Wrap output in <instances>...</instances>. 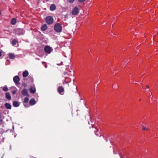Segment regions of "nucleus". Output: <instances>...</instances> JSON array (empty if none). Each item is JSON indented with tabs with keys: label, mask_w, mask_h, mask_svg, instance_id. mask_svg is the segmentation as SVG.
<instances>
[{
	"label": "nucleus",
	"mask_w": 158,
	"mask_h": 158,
	"mask_svg": "<svg viewBox=\"0 0 158 158\" xmlns=\"http://www.w3.org/2000/svg\"><path fill=\"white\" fill-rule=\"evenodd\" d=\"M149 88L148 86L147 85L146 86V88Z\"/></svg>",
	"instance_id": "nucleus-33"
},
{
	"label": "nucleus",
	"mask_w": 158,
	"mask_h": 158,
	"mask_svg": "<svg viewBox=\"0 0 158 158\" xmlns=\"http://www.w3.org/2000/svg\"><path fill=\"white\" fill-rule=\"evenodd\" d=\"M29 101V99L27 97H26L24 98V102L25 103H27Z\"/></svg>",
	"instance_id": "nucleus-23"
},
{
	"label": "nucleus",
	"mask_w": 158,
	"mask_h": 158,
	"mask_svg": "<svg viewBox=\"0 0 158 158\" xmlns=\"http://www.w3.org/2000/svg\"><path fill=\"white\" fill-rule=\"evenodd\" d=\"M68 75V76H71V75H70V74H69Z\"/></svg>",
	"instance_id": "nucleus-35"
},
{
	"label": "nucleus",
	"mask_w": 158,
	"mask_h": 158,
	"mask_svg": "<svg viewBox=\"0 0 158 158\" xmlns=\"http://www.w3.org/2000/svg\"><path fill=\"white\" fill-rule=\"evenodd\" d=\"M9 58L10 59H14L15 57V55L12 53H10L8 54Z\"/></svg>",
	"instance_id": "nucleus-11"
},
{
	"label": "nucleus",
	"mask_w": 158,
	"mask_h": 158,
	"mask_svg": "<svg viewBox=\"0 0 158 158\" xmlns=\"http://www.w3.org/2000/svg\"><path fill=\"white\" fill-rule=\"evenodd\" d=\"M142 129L144 130H148V128H146L145 127H144V126H143Z\"/></svg>",
	"instance_id": "nucleus-27"
},
{
	"label": "nucleus",
	"mask_w": 158,
	"mask_h": 158,
	"mask_svg": "<svg viewBox=\"0 0 158 158\" xmlns=\"http://www.w3.org/2000/svg\"><path fill=\"white\" fill-rule=\"evenodd\" d=\"M46 22L48 24H52L53 22V18L51 16H48L46 18Z\"/></svg>",
	"instance_id": "nucleus-2"
},
{
	"label": "nucleus",
	"mask_w": 158,
	"mask_h": 158,
	"mask_svg": "<svg viewBox=\"0 0 158 158\" xmlns=\"http://www.w3.org/2000/svg\"><path fill=\"white\" fill-rule=\"evenodd\" d=\"M30 91L31 93L34 94L35 93L36 90L35 87L31 86L30 88Z\"/></svg>",
	"instance_id": "nucleus-10"
},
{
	"label": "nucleus",
	"mask_w": 158,
	"mask_h": 158,
	"mask_svg": "<svg viewBox=\"0 0 158 158\" xmlns=\"http://www.w3.org/2000/svg\"><path fill=\"white\" fill-rule=\"evenodd\" d=\"M2 119H1V120H0V122H1V123H2Z\"/></svg>",
	"instance_id": "nucleus-34"
},
{
	"label": "nucleus",
	"mask_w": 158,
	"mask_h": 158,
	"mask_svg": "<svg viewBox=\"0 0 158 158\" xmlns=\"http://www.w3.org/2000/svg\"><path fill=\"white\" fill-rule=\"evenodd\" d=\"M44 50L46 52L49 54L52 52L53 49L52 48L49 46H46L44 48Z\"/></svg>",
	"instance_id": "nucleus-3"
},
{
	"label": "nucleus",
	"mask_w": 158,
	"mask_h": 158,
	"mask_svg": "<svg viewBox=\"0 0 158 158\" xmlns=\"http://www.w3.org/2000/svg\"><path fill=\"white\" fill-rule=\"evenodd\" d=\"M56 9V6L55 4H52L50 6V9L52 11H53Z\"/></svg>",
	"instance_id": "nucleus-20"
},
{
	"label": "nucleus",
	"mask_w": 158,
	"mask_h": 158,
	"mask_svg": "<svg viewBox=\"0 0 158 158\" xmlns=\"http://www.w3.org/2000/svg\"><path fill=\"white\" fill-rule=\"evenodd\" d=\"M54 29L56 32H60L62 31V27L60 23H57L55 25Z\"/></svg>",
	"instance_id": "nucleus-1"
},
{
	"label": "nucleus",
	"mask_w": 158,
	"mask_h": 158,
	"mask_svg": "<svg viewBox=\"0 0 158 158\" xmlns=\"http://www.w3.org/2000/svg\"><path fill=\"white\" fill-rule=\"evenodd\" d=\"M16 32L18 35H23L25 33V31L23 29L17 28L16 29Z\"/></svg>",
	"instance_id": "nucleus-4"
},
{
	"label": "nucleus",
	"mask_w": 158,
	"mask_h": 158,
	"mask_svg": "<svg viewBox=\"0 0 158 158\" xmlns=\"http://www.w3.org/2000/svg\"><path fill=\"white\" fill-rule=\"evenodd\" d=\"M69 3H72L75 0H67Z\"/></svg>",
	"instance_id": "nucleus-26"
},
{
	"label": "nucleus",
	"mask_w": 158,
	"mask_h": 158,
	"mask_svg": "<svg viewBox=\"0 0 158 158\" xmlns=\"http://www.w3.org/2000/svg\"><path fill=\"white\" fill-rule=\"evenodd\" d=\"M78 12L79 9L77 7H75L73 10L72 11V14L73 15H76L78 13Z\"/></svg>",
	"instance_id": "nucleus-6"
},
{
	"label": "nucleus",
	"mask_w": 158,
	"mask_h": 158,
	"mask_svg": "<svg viewBox=\"0 0 158 158\" xmlns=\"http://www.w3.org/2000/svg\"><path fill=\"white\" fill-rule=\"evenodd\" d=\"M18 42L16 40H13L12 42V45L14 46H15L16 47H17L19 46V44H18L17 46H15V45L17 43H18Z\"/></svg>",
	"instance_id": "nucleus-12"
},
{
	"label": "nucleus",
	"mask_w": 158,
	"mask_h": 158,
	"mask_svg": "<svg viewBox=\"0 0 158 158\" xmlns=\"http://www.w3.org/2000/svg\"><path fill=\"white\" fill-rule=\"evenodd\" d=\"M6 98L8 100L11 99V97L9 93H6Z\"/></svg>",
	"instance_id": "nucleus-19"
},
{
	"label": "nucleus",
	"mask_w": 158,
	"mask_h": 158,
	"mask_svg": "<svg viewBox=\"0 0 158 158\" xmlns=\"http://www.w3.org/2000/svg\"><path fill=\"white\" fill-rule=\"evenodd\" d=\"M5 106L7 109H11V106L8 103H6L5 104Z\"/></svg>",
	"instance_id": "nucleus-15"
},
{
	"label": "nucleus",
	"mask_w": 158,
	"mask_h": 158,
	"mask_svg": "<svg viewBox=\"0 0 158 158\" xmlns=\"http://www.w3.org/2000/svg\"><path fill=\"white\" fill-rule=\"evenodd\" d=\"M24 106H25L26 105H25V104H24Z\"/></svg>",
	"instance_id": "nucleus-37"
},
{
	"label": "nucleus",
	"mask_w": 158,
	"mask_h": 158,
	"mask_svg": "<svg viewBox=\"0 0 158 158\" xmlns=\"http://www.w3.org/2000/svg\"><path fill=\"white\" fill-rule=\"evenodd\" d=\"M48 28V27L47 26V25L46 24H44L43 25L41 28V29L43 31H44L46 30Z\"/></svg>",
	"instance_id": "nucleus-14"
},
{
	"label": "nucleus",
	"mask_w": 158,
	"mask_h": 158,
	"mask_svg": "<svg viewBox=\"0 0 158 158\" xmlns=\"http://www.w3.org/2000/svg\"><path fill=\"white\" fill-rule=\"evenodd\" d=\"M2 55V52H1V51H0V57H1Z\"/></svg>",
	"instance_id": "nucleus-31"
},
{
	"label": "nucleus",
	"mask_w": 158,
	"mask_h": 158,
	"mask_svg": "<svg viewBox=\"0 0 158 158\" xmlns=\"http://www.w3.org/2000/svg\"><path fill=\"white\" fill-rule=\"evenodd\" d=\"M13 105L14 106L17 107L19 106V104L18 102L14 101L13 102Z\"/></svg>",
	"instance_id": "nucleus-18"
},
{
	"label": "nucleus",
	"mask_w": 158,
	"mask_h": 158,
	"mask_svg": "<svg viewBox=\"0 0 158 158\" xmlns=\"http://www.w3.org/2000/svg\"><path fill=\"white\" fill-rule=\"evenodd\" d=\"M16 23V20L15 18H13L11 21V23L12 25H15Z\"/></svg>",
	"instance_id": "nucleus-21"
},
{
	"label": "nucleus",
	"mask_w": 158,
	"mask_h": 158,
	"mask_svg": "<svg viewBox=\"0 0 158 158\" xmlns=\"http://www.w3.org/2000/svg\"><path fill=\"white\" fill-rule=\"evenodd\" d=\"M85 0H78V1L80 2H82L84 1Z\"/></svg>",
	"instance_id": "nucleus-29"
},
{
	"label": "nucleus",
	"mask_w": 158,
	"mask_h": 158,
	"mask_svg": "<svg viewBox=\"0 0 158 158\" xmlns=\"http://www.w3.org/2000/svg\"><path fill=\"white\" fill-rule=\"evenodd\" d=\"M13 81L15 84H17L20 81V78L19 76H16L14 77Z\"/></svg>",
	"instance_id": "nucleus-7"
},
{
	"label": "nucleus",
	"mask_w": 158,
	"mask_h": 158,
	"mask_svg": "<svg viewBox=\"0 0 158 158\" xmlns=\"http://www.w3.org/2000/svg\"><path fill=\"white\" fill-rule=\"evenodd\" d=\"M27 79L28 80V82H32L33 81V77L30 76H29Z\"/></svg>",
	"instance_id": "nucleus-17"
},
{
	"label": "nucleus",
	"mask_w": 158,
	"mask_h": 158,
	"mask_svg": "<svg viewBox=\"0 0 158 158\" xmlns=\"http://www.w3.org/2000/svg\"><path fill=\"white\" fill-rule=\"evenodd\" d=\"M29 103L31 105H33L35 103V101L33 99H31L29 101Z\"/></svg>",
	"instance_id": "nucleus-16"
},
{
	"label": "nucleus",
	"mask_w": 158,
	"mask_h": 158,
	"mask_svg": "<svg viewBox=\"0 0 158 158\" xmlns=\"http://www.w3.org/2000/svg\"><path fill=\"white\" fill-rule=\"evenodd\" d=\"M23 84V85H24V87H26V86H27V85H26V84Z\"/></svg>",
	"instance_id": "nucleus-30"
},
{
	"label": "nucleus",
	"mask_w": 158,
	"mask_h": 158,
	"mask_svg": "<svg viewBox=\"0 0 158 158\" xmlns=\"http://www.w3.org/2000/svg\"><path fill=\"white\" fill-rule=\"evenodd\" d=\"M57 91L61 95H63L64 93V89L62 86H59L58 88Z\"/></svg>",
	"instance_id": "nucleus-5"
},
{
	"label": "nucleus",
	"mask_w": 158,
	"mask_h": 158,
	"mask_svg": "<svg viewBox=\"0 0 158 158\" xmlns=\"http://www.w3.org/2000/svg\"><path fill=\"white\" fill-rule=\"evenodd\" d=\"M29 73L27 70H25L23 72V76L24 77H26L28 75Z\"/></svg>",
	"instance_id": "nucleus-13"
},
{
	"label": "nucleus",
	"mask_w": 158,
	"mask_h": 158,
	"mask_svg": "<svg viewBox=\"0 0 158 158\" xmlns=\"http://www.w3.org/2000/svg\"><path fill=\"white\" fill-rule=\"evenodd\" d=\"M2 89L4 91H7L8 90V89L7 87L5 86L3 87Z\"/></svg>",
	"instance_id": "nucleus-24"
},
{
	"label": "nucleus",
	"mask_w": 158,
	"mask_h": 158,
	"mask_svg": "<svg viewBox=\"0 0 158 158\" xmlns=\"http://www.w3.org/2000/svg\"><path fill=\"white\" fill-rule=\"evenodd\" d=\"M141 100V99H139V101H140Z\"/></svg>",
	"instance_id": "nucleus-36"
},
{
	"label": "nucleus",
	"mask_w": 158,
	"mask_h": 158,
	"mask_svg": "<svg viewBox=\"0 0 158 158\" xmlns=\"http://www.w3.org/2000/svg\"><path fill=\"white\" fill-rule=\"evenodd\" d=\"M112 87L114 89H118V84L116 83H115L113 85Z\"/></svg>",
	"instance_id": "nucleus-22"
},
{
	"label": "nucleus",
	"mask_w": 158,
	"mask_h": 158,
	"mask_svg": "<svg viewBox=\"0 0 158 158\" xmlns=\"http://www.w3.org/2000/svg\"><path fill=\"white\" fill-rule=\"evenodd\" d=\"M66 73H66V72H64V75H66Z\"/></svg>",
	"instance_id": "nucleus-32"
},
{
	"label": "nucleus",
	"mask_w": 158,
	"mask_h": 158,
	"mask_svg": "<svg viewBox=\"0 0 158 158\" xmlns=\"http://www.w3.org/2000/svg\"><path fill=\"white\" fill-rule=\"evenodd\" d=\"M95 134L96 135H98V136H99V135H101V134H100V132L99 131H97V132H95Z\"/></svg>",
	"instance_id": "nucleus-25"
},
{
	"label": "nucleus",
	"mask_w": 158,
	"mask_h": 158,
	"mask_svg": "<svg viewBox=\"0 0 158 158\" xmlns=\"http://www.w3.org/2000/svg\"><path fill=\"white\" fill-rule=\"evenodd\" d=\"M71 79L68 77H65L64 79V82L63 81V84H64L65 83H68L71 81Z\"/></svg>",
	"instance_id": "nucleus-8"
},
{
	"label": "nucleus",
	"mask_w": 158,
	"mask_h": 158,
	"mask_svg": "<svg viewBox=\"0 0 158 158\" xmlns=\"http://www.w3.org/2000/svg\"><path fill=\"white\" fill-rule=\"evenodd\" d=\"M16 93V91L15 90H14L12 92V93L13 94H15Z\"/></svg>",
	"instance_id": "nucleus-28"
},
{
	"label": "nucleus",
	"mask_w": 158,
	"mask_h": 158,
	"mask_svg": "<svg viewBox=\"0 0 158 158\" xmlns=\"http://www.w3.org/2000/svg\"><path fill=\"white\" fill-rule=\"evenodd\" d=\"M22 94L24 96H28L29 95L28 94L27 90L26 89H24L22 90Z\"/></svg>",
	"instance_id": "nucleus-9"
}]
</instances>
